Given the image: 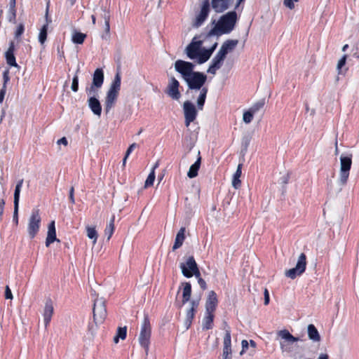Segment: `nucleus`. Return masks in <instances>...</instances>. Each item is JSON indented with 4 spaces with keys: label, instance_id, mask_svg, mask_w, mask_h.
Segmentation results:
<instances>
[{
    "label": "nucleus",
    "instance_id": "27",
    "mask_svg": "<svg viewBox=\"0 0 359 359\" xmlns=\"http://www.w3.org/2000/svg\"><path fill=\"white\" fill-rule=\"evenodd\" d=\"M224 60L215 55L212 60V62L208 69V72L211 74H215L217 70L221 68Z\"/></svg>",
    "mask_w": 359,
    "mask_h": 359
},
{
    "label": "nucleus",
    "instance_id": "45",
    "mask_svg": "<svg viewBox=\"0 0 359 359\" xmlns=\"http://www.w3.org/2000/svg\"><path fill=\"white\" fill-rule=\"evenodd\" d=\"M104 23H105V31L107 32H109V29H110V25H109L110 15L108 13L104 14Z\"/></svg>",
    "mask_w": 359,
    "mask_h": 359
},
{
    "label": "nucleus",
    "instance_id": "51",
    "mask_svg": "<svg viewBox=\"0 0 359 359\" xmlns=\"http://www.w3.org/2000/svg\"><path fill=\"white\" fill-rule=\"evenodd\" d=\"M3 79H4V85H3V86H6L7 83L10 80L8 70H6V71H4L3 72Z\"/></svg>",
    "mask_w": 359,
    "mask_h": 359
},
{
    "label": "nucleus",
    "instance_id": "57",
    "mask_svg": "<svg viewBox=\"0 0 359 359\" xmlns=\"http://www.w3.org/2000/svg\"><path fill=\"white\" fill-rule=\"evenodd\" d=\"M9 13H10L9 21H11V22L14 21L16 18V8H13V10L9 9Z\"/></svg>",
    "mask_w": 359,
    "mask_h": 359
},
{
    "label": "nucleus",
    "instance_id": "15",
    "mask_svg": "<svg viewBox=\"0 0 359 359\" xmlns=\"http://www.w3.org/2000/svg\"><path fill=\"white\" fill-rule=\"evenodd\" d=\"M180 83L174 77H171L166 89V93L173 100H179L181 97V93L179 90Z\"/></svg>",
    "mask_w": 359,
    "mask_h": 359
},
{
    "label": "nucleus",
    "instance_id": "21",
    "mask_svg": "<svg viewBox=\"0 0 359 359\" xmlns=\"http://www.w3.org/2000/svg\"><path fill=\"white\" fill-rule=\"evenodd\" d=\"M54 309L53 305V302L50 299H48L46 300L44 310H43V321L45 324V327H47L51 320L52 316L53 315Z\"/></svg>",
    "mask_w": 359,
    "mask_h": 359
},
{
    "label": "nucleus",
    "instance_id": "50",
    "mask_svg": "<svg viewBox=\"0 0 359 359\" xmlns=\"http://www.w3.org/2000/svg\"><path fill=\"white\" fill-rule=\"evenodd\" d=\"M241 345H242V350H241L240 354L243 355L246 351V350L248 348L249 343L247 340L243 339L241 341Z\"/></svg>",
    "mask_w": 359,
    "mask_h": 359
},
{
    "label": "nucleus",
    "instance_id": "25",
    "mask_svg": "<svg viewBox=\"0 0 359 359\" xmlns=\"http://www.w3.org/2000/svg\"><path fill=\"white\" fill-rule=\"evenodd\" d=\"M185 227H181L179 231L177 232L175 237L174 245L172 246L173 251L180 248L182 245L185 240Z\"/></svg>",
    "mask_w": 359,
    "mask_h": 359
},
{
    "label": "nucleus",
    "instance_id": "32",
    "mask_svg": "<svg viewBox=\"0 0 359 359\" xmlns=\"http://www.w3.org/2000/svg\"><path fill=\"white\" fill-rule=\"evenodd\" d=\"M48 25H43L41 28L39 29V33L38 36L39 42L43 45L47 39L48 36Z\"/></svg>",
    "mask_w": 359,
    "mask_h": 359
},
{
    "label": "nucleus",
    "instance_id": "4",
    "mask_svg": "<svg viewBox=\"0 0 359 359\" xmlns=\"http://www.w3.org/2000/svg\"><path fill=\"white\" fill-rule=\"evenodd\" d=\"M151 335V326L150 323V320L147 315H145L143 319V322L141 326V330L139 337V342L142 346L146 352L148 351L149 344H150V338Z\"/></svg>",
    "mask_w": 359,
    "mask_h": 359
},
{
    "label": "nucleus",
    "instance_id": "42",
    "mask_svg": "<svg viewBox=\"0 0 359 359\" xmlns=\"http://www.w3.org/2000/svg\"><path fill=\"white\" fill-rule=\"evenodd\" d=\"M209 56L207 55V53H205V52L204 50L201 51L200 50V53H199V55L198 56V57L196 59H198V62L199 64H203L204 62H205L206 61H208L209 60Z\"/></svg>",
    "mask_w": 359,
    "mask_h": 359
},
{
    "label": "nucleus",
    "instance_id": "44",
    "mask_svg": "<svg viewBox=\"0 0 359 359\" xmlns=\"http://www.w3.org/2000/svg\"><path fill=\"white\" fill-rule=\"evenodd\" d=\"M298 1H299V0H284L283 4L287 8L292 10V9L294 8V2H298Z\"/></svg>",
    "mask_w": 359,
    "mask_h": 359
},
{
    "label": "nucleus",
    "instance_id": "14",
    "mask_svg": "<svg viewBox=\"0 0 359 359\" xmlns=\"http://www.w3.org/2000/svg\"><path fill=\"white\" fill-rule=\"evenodd\" d=\"M222 357L223 359H231L232 358L231 337L229 328L225 330L223 341Z\"/></svg>",
    "mask_w": 359,
    "mask_h": 359
},
{
    "label": "nucleus",
    "instance_id": "52",
    "mask_svg": "<svg viewBox=\"0 0 359 359\" xmlns=\"http://www.w3.org/2000/svg\"><path fill=\"white\" fill-rule=\"evenodd\" d=\"M5 203V200L1 198L0 200V221L1 220L2 216L4 215Z\"/></svg>",
    "mask_w": 359,
    "mask_h": 359
},
{
    "label": "nucleus",
    "instance_id": "63",
    "mask_svg": "<svg viewBox=\"0 0 359 359\" xmlns=\"http://www.w3.org/2000/svg\"><path fill=\"white\" fill-rule=\"evenodd\" d=\"M95 328L93 325L89 324L88 325V331L90 332L92 334L95 332Z\"/></svg>",
    "mask_w": 359,
    "mask_h": 359
},
{
    "label": "nucleus",
    "instance_id": "49",
    "mask_svg": "<svg viewBox=\"0 0 359 359\" xmlns=\"http://www.w3.org/2000/svg\"><path fill=\"white\" fill-rule=\"evenodd\" d=\"M217 43L215 42L212 47H210V48L208 49H204L203 50L205 52V53H207V55L209 56V57H210V56L212 55V53L214 52V50H215V48H217Z\"/></svg>",
    "mask_w": 359,
    "mask_h": 359
},
{
    "label": "nucleus",
    "instance_id": "56",
    "mask_svg": "<svg viewBox=\"0 0 359 359\" xmlns=\"http://www.w3.org/2000/svg\"><path fill=\"white\" fill-rule=\"evenodd\" d=\"M74 188L73 187H72L70 190H69V201H70L72 204H74L75 203V200H74Z\"/></svg>",
    "mask_w": 359,
    "mask_h": 359
},
{
    "label": "nucleus",
    "instance_id": "22",
    "mask_svg": "<svg viewBox=\"0 0 359 359\" xmlns=\"http://www.w3.org/2000/svg\"><path fill=\"white\" fill-rule=\"evenodd\" d=\"M198 302L193 300L191 302V308L187 311L186 314V320L185 323L187 325V328L190 327L192 323V321L194 318L195 313L196 312V309L198 306Z\"/></svg>",
    "mask_w": 359,
    "mask_h": 359
},
{
    "label": "nucleus",
    "instance_id": "39",
    "mask_svg": "<svg viewBox=\"0 0 359 359\" xmlns=\"http://www.w3.org/2000/svg\"><path fill=\"white\" fill-rule=\"evenodd\" d=\"M79 72V69H77L76 74L74 76V77L72 79L71 88L74 92H77L79 90V76H78Z\"/></svg>",
    "mask_w": 359,
    "mask_h": 359
},
{
    "label": "nucleus",
    "instance_id": "13",
    "mask_svg": "<svg viewBox=\"0 0 359 359\" xmlns=\"http://www.w3.org/2000/svg\"><path fill=\"white\" fill-rule=\"evenodd\" d=\"M278 335L281 337L282 339H284L283 341H280V348L283 351H289V344H292L294 342H296L299 340V338L294 337L287 330H282L278 332Z\"/></svg>",
    "mask_w": 359,
    "mask_h": 359
},
{
    "label": "nucleus",
    "instance_id": "48",
    "mask_svg": "<svg viewBox=\"0 0 359 359\" xmlns=\"http://www.w3.org/2000/svg\"><path fill=\"white\" fill-rule=\"evenodd\" d=\"M196 278H198V285H200L201 288L203 290H205L207 289V284H206V282L205 281L204 279H203L201 276L199 277H196Z\"/></svg>",
    "mask_w": 359,
    "mask_h": 359
},
{
    "label": "nucleus",
    "instance_id": "17",
    "mask_svg": "<svg viewBox=\"0 0 359 359\" xmlns=\"http://www.w3.org/2000/svg\"><path fill=\"white\" fill-rule=\"evenodd\" d=\"M23 180H20L15 186L14 191V212H13V220L15 221L16 224L18 222V208L20 201V194L21 188L22 187Z\"/></svg>",
    "mask_w": 359,
    "mask_h": 359
},
{
    "label": "nucleus",
    "instance_id": "38",
    "mask_svg": "<svg viewBox=\"0 0 359 359\" xmlns=\"http://www.w3.org/2000/svg\"><path fill=\"white\" fill-rule=\"evenodd\" d=\"M265 104L264 100H259L255 102L252 106L249 109L252 113L255 114L259 111L261 109L264 107Z\"/></svg>",
    "mask_w": 359,
    "mask_h": 359
},
{
    "label": "nucleus",
    "instance_id": "53",
    "mask_svg": "<svg viewBox=\"0 0 359 359\" xmlns=\"http://www.w3.org/2000/svg\"><path fill=\"white\" fill-rule=\"evenodd\" d=\"M5 298L8 299H13V294L10 287L7 285L5 289Z\"/></svg>",
    "mask_w": 359,
    "mask_h": 359
},
{
    "label": "nucleus",
    "instance_id": "16",
    "mask_svg": "<svg viewBox=\"0 0 359 359\" xmlns=\"http://www.w3.org/2000/svg\"><path fill=\"white\" fill-rule=\"evenodd\" d=\"M201 45V41H194L193 40L186 48L187 57L191 60L196 59L199 55Z\"/></svg>",
    "mask_w": 359,
    "mask_h": 359
},
{
    "label": "nucleus",
    "instance_id": "59",
    "mask_svg": "<svg viewBox=\"0 0 359 359\" xmlns=\"http://www.w3.org/2000/svg\"><path fill=\"white\" fill-rule=\"evenodd\" d=\"M269 303V293L266 288L264 290V304L267 305Z\"/></svg>",
    "mask_w": 359,
    "mask_h": 359
},
{
    "label": "nucleus",
    "instance_id": "19",
    "mask_svg": "<svg viewBox=\"0 0 359 359\" xmlns=\"http://www.w3.org/2000/svg\"><path fill=\"white\" fill-rule=\"evenodd\" d=\"M15 47V42L13 41H10L8 48L6 51L4 56L8 65L10 67H19L14 54Z\"/></svg>",
    "mask_w": 359,
    "mask_h": 359
},
{
    "label": "nucleus",
    "instance_id": "61",
    "mask_svg": "<svg viewBox=\"0 0 359 359\" xmlns=\"http://www.w3.org/2000/svg\"><path fill=\"white\" fill-rule=\"evenodd\" d=\"M15 0H10V10H13V8H15Z\"/></svg>",
    "mask_w": 359,
    "mask_h": 359
},
{
    "label": "nucleus",
    "instance_id": "36",
    "mask_svg": "<svg viewBox=\"0 0 359 359\" xmlns=\"http://www.w3.org/2000/svg\"><path fill=\"white\" fill-rule=\"evenodd\" d=\"M114 220L115 217L113 216L110 219L109 224L106 226L104 229V234L107 236V239L109 240L114 231Z\"/></svg>",
    "mask_w": 359,
    "mask_h": 359
},
{
    "label": "nucleus",
    "instance_id": "28",
    "mask_svg": "<svg viewBox=\"0 0 359 359\" xmlns=\"http://www.w3.org/2000/svg\"><path fill=\"white\" fill-rule=\"evenodd\" d=\"M308 336L313 341L318 342L320 341V335L314 325H308Z\"/></svg>",
    "mask_w": 359,
    "mask_h": 359
},
{
    "label": "nucleus",
    "instance_id": "55",
    "mask_svg": "<svg viewBox=\"0 0 359 359\" xmlns=\"http://www.w3.org/2000/svg\"><path fill=\"white\" fill-rule=\"evenodd\" d=\"M137 147V144L136 143H133L132 144H130L129 146V147L128 148L126 152V157H128L129 155L131 154V152L133 151V149L135 148H136Z\"/></svg>",
    "mask_w": 359,
    "mask_h": 359
},
{
    "label": "nucleus",
    "instance_id": "7",
    "mask_svg": "<svg viewBox=\"0 0 359 359\" xmlns=\"http://www.w3.org/2000/svg\"><path fill=\"white\" fill-rule=\"evenodd\" d=\"M245 0H212V8L216 13H222L233 6L234 9H238Z\"/></svg>",
    "mask_w": 359,
    "mask_h": 359
},
{
    "label": "nucleus",
    "instance_id": "37",
    "mask_svg": "<svg viewBox=\"0 0 359 359\" xmlns=\"http://www.w3.org/2000/svg\"><path fill=\"white\" fill-rule=\"evenodd\" d=\"M86 232L87 236L93 240V243L95 244L97 242L98 234L95 227L92 226H86Z\"/></svg>",
    "mask_w": 359,
    "mask_h": 359
},
{
    "label": "nucleus",
    "instance_id": "46",
    "mask_svg": "<svg viewBox=\"0 0 359 359\" xmlns=\"http://www.w3.org/2000/svg\"><path fill=\"white\" fill-rule=\"evenodd\" d=\"M46 23L44 25H49L52 22L51 18L49 15V2L47 4L46 13H45Z\"/></svg>",
    "mask_w": 359,
    "mask_h": 359
},
{
    "label": "nucleus",
    "instance_id": "23",
    "mask_svg": "<svg viewBox=\"0 0 359 359\" xmlns=\"http://www.w3.org/2000/svg\"><path fill=\"white\" fill-rule=\"evenodd\" d=\"M55 241H59V240H57L56 238L55 221H52L50 222L48 226V233L46 240V246L48 247L51 243H53Z\"/></svg>",
    "mask_w": 359,
    "mask_h": 359
},
{
    "label": "nucleus",
    "instance_id": "10",
    "mask_svg": "<svg viewBox=\"0 0 359 359\" xmlns=\"http://www.w3.org/2000/svg\"><path fill=\"white\" fill-rule=\"evenodd\" d=\"M104 82V72L102 69L97 68L94 72L93 76V82L90 87L86 88L88 95H95L97 89L100 88Z\"/></svg>",
    "mask_w": 359,
    "mask_h": 359
},
{
    "label": "nucleus",
    "instance_id": "11",
    "mask_svg": "<svg viewBox=\"0 0 359 359\" xmlns=\"http://www.w3.org/2000/svg\"><path fill=\"white\" fill-rule=\"evenodd\" d=\"M306 256L302 253L299 258L296 266L285 271V276L291 279H294L297 276L302 275L306 270Z\"/></svg>",
    "mask_w": 359,
    "mask_h": 359
},
{
    "label": "nucleus",
    "instance_id": "20",
    "mask_svg": "<svg viewBox=\"0 0 359 359\" xmlns=\"http://www.w3.org/2000/svg\"><path fill=\"white\" fill-rule=\"evenodd\" d=\"M210 1L204 0L202 4L201 9L196 16V25L200 26L206 20L210 12Z\"/></svg>",
    "mask_w": 359,
    "mask_h": 359
},
{
    "label": "nucleus",
    "instance_id": "8",
    "mask_svg": "<svg viewBox=\"0 0 359 359\" xmlns=\"http://www.w3.org/2000/svg\"><path fill=\"white\" fill-rule=\"evenodd\" d=\"M352 165V154L341 156L340 157V173L339 182L341 184L345 185L349 177L350 170Z\"/></svg>",
    "mask_w": 359,
    "mask_h": 359
},
{
    "label": "nucleus",
    "instance_id": "62",
    "mask_svg": "<svg viewBox=\"0 0 359 359\" xmlns=\"http://www.w3.org/2000/svg\"><path fill=\"white\" fill-rule=\"evenodd\" d=\"M318 359H329V356L326 353H322L320 355Z\"/></svg>",
    "mask_w": 359,
    "mask_h": 359
},
{
    "label": "nucleus",
    "instance_id": "31",
    "mask_svg": "<svg viewBox=\"0 0 359 359\" xmlns=\"http://www.w3.org/2000/svg\"><path fill=\"white\" fill-rule=\"evenodd\" d=\"M238 43V40L237 39H228L223 43L222 48L229 53L234 50Z\"/></svg>",
    "mask_w": 359,
    "mask_h": 359
},
{
    "label": "nucleus",
    "instance_id": "5",
    "mask_svg": "<svg viewBox=\"0 0 359 359\" xmlns=\"http://www.w3.org/2000/svg\"><path fill=\"white\" fill-rule=\"evenodd\" d=\"M41 223L40 210L38 208L32 210L28 220L27 232L31 239H33L38 234Z\"/></svg>",
    "mask_w": 359,
    "mask_h": 359
},
{
    "label": "nucleus",
    "instance_id": "58",
    "mask_svg": "<svg viewBox=\"0 0 359 359\" xmlns=\"http://www.w3.org/2000/svg\"><path fill=\"white\" fill-rule=\"evenodd\" d=\"M6 93V86H3L0 90V103H1L4 99Z\"/></svg>",
    "mask_w": 359,
    "mask_h": 359
},
{
    "label": "nucleus",
    "instance_id": "41",
    "mask_svg": "<svg viewBox=\"0 0 359 359\" xmlns=\"http://www.w3.org/2000/svg\"><path fill=\"white\" fill-rule=\"evenodd\" d=\"M154 180H155V172H154V170H153L149 174V175L145 181L144 187H149L152 186L154 184Z\"/></svg>",
    "mask_w": 359,
    "mask_h": 359
},
{
    "label": "nucleus",
    "instance_id": "54",
    "mask_svg": "<svg viewBox=\"0 0 359 359\" xmlns=\"http://www.w3.org/2000/svg\"><path fill=\"white\" fill-rule=\"evenodd\" d=\"M346 55H344L338 62L337 68L340 69L346 63Z\"/></svg>",
    "mask_w": 359,
    "mask_h": 359
},
{
    "label": "nucleus",
    "instance_id": "60",
    "mask_svg": "<svg viewBox=\"0 0 359 359\" xmlns=\"http://www.w3.org/2000/svg\"><path fill=\"white\" fill-rule=\"evenodd\" d=\"M58 144H64L65 146H67L68 144L67 140L65 137H63L57 140V142Z\"/></svg>",
    "mask_w": 359,
    "mask_h": 359
},
{
    "label": "nucleus",
    "instance_id": "26",
    "mask_svg": "<svg viewBox=\"0 0 359 359\" xmlns=\"http://www.w3.org/2000/svg\"><path fill=\"white\" fill-rule=\"evenodd\" d=\"M201 157L200 156V152H198V157L196 162L191 165L189 170L187 172V176L189 178H194L198 175V170L201 167Z\"/></svg>",
    "mask_w": 359,
    "mask_h": 359
},
{
    "label": "nucleus",
    "instance_id": "43",
    "mask_svg": "<svg viewBox=\"0 0 359 359\" xmlns=\"http://www.w3.org/2000/svg\"><path fill=\"white\" fill-rule=\"evenodd\" d=\"M25 32V26L23 24L20 23L18 25L16 30L15 32V38L19 39L21 37L22 34Z\"/></svg>",
    "mask_w": 359,
    "mask_h": 359
},
{
    "label": "nucleus",
    "instance_id": "6",
    "mask_svg": "<svg viewBox=\"0 0 359 359\" xmlns=\"http://www.w3.org/2000/svg\"><path fill=\"white\" fill-rule=\"evenodd\" d=\"M180 268L182 274L186 278H191L193 276L199 277L201 275L200 270L194 256L189 257L185 263H181Z\"/></svg>",
    "mask_w": 359,
    "mask_h": 359
},
{
    "label": "nucleus",
    "instance_id": "3",
    "mask_svg": "<svg viewBox=\"0 0 359 359\" xmlns=\"http://www.w3.org/2000/svg\"><path fill=\"white\" fill-rule=\"evenodd\" d=\"M121 76L120 72H118L107 93L104 101V109L106 113H108L115 105L121 90Z\"/></svg>",
    "mask_w": 359,
    "mask_h": 359
},
{
    "label": "nucleus",
    "instance_id": "12",
    "mask_svg": "<svg viewBox=\"0 0 359 359\" xmlns=\"http://www.w3.org/2000/svg\"><path fill=\"white\" fill-rule=\"evenodd\" d=\"M185 126L188 127L197 116L198 112L195 105L190 101H185L183 104Z\"/></svg>",
    "mask_w": 359,
    "mask_h": 359
},
{
    "label": "nucleus",
    "instance_id": "35",
    "mask_svg": "<svg viewBox=\"0 0 359 359\" xmlns=\"http://www.w3.org/2000/svg\"><path fill=\"white\" fill-rule=\"evenodd\" d=\"M86 36V34L80 32H75L72 35V41L74 43L82 44L83 43Z\"/></svg>",
    "mask_w": 359,
    "mask_h": 359
},
{
    "label": "nucleus",
    "instance_id": "64",
    "mask_svg": "<svg viewBox=\"0 0 359 359\" xmlns=\"http://www.w3.org/2000/svg\"><path fill=\"white\" fill-rule=\"evenodd\" d=\"M250 344L251 345V346H252V347H254V348H255V347H256V343H255V341H253V340H250Z\"/></svg>",
    "mask_w": 359,
    "mask_h": 359
},
{
    "label": "nucleus",
    "instance_id": "34",
    "mask_svg": "<svg viewBox=\"0 0 359 359\" xmlns=\"http://www.w3.org/2000/svg\"><path fill=\"white\" fill-rule=\"evenodd\" d=\"M127 336V327H119L117 330V332L116 336L114 337V341L117 344L119 341V339H125Z\"/></svg>",
    "mask_w": 359,
    "mask_h": 359
},
{
    "label": "nucleus",
    "instance_id": "33",
    "mask_svg": "<svg viewBox=\"0 0 359 359\" xmlns=\"http://www.w3.org/2000/svg\"><path fill=\"white\" fill-rule=\"evenodd\" d=\"M241 168H242V164H239L238 165L237 170L236 172L233 175V179L232 182L233 187L235 189H238L240 187L241 182L239 180L241 175Z\"/></svg>",
    "mask_w": 359,
    "mask_h": 359
},
{
    "label": "nucleus",
    "instance_id": "30",
    "mask_svg": "<svg viewBox=\"0 0 359 359\" xmlns=\"http://www.w3.org/2000/svg\"><path fill=\"white\" fill-rule=\"evenodd\" d=\"M191 295V285L190 283H184L182 292V304H184L190 300Z\"/></svg>",
    "mask_w": 359,
    "mask_h": 359
},
{
    "label": "nucleus",
    "instance_id": "40",
    "mask_svg": "<svg viewBox=\"0 0 359 359\" xmlns=\"http://www.w3.org/2000/svg\"><path fill=\"white\" fill-rule=\"evenodd\" d=\"M254 113H252L250 109L245 111L243 113V120L245 123H250L253 119Z\"/></svg>",
    "mask_w": 359,
    "mask_h": 359
},
{
    "label": "nucleus",
    "instance_id": "18",
    "mask_svg": "<svg viewBox=\"0 0 359 359\" xmlns=\"http://www.w3.org/2000/svg\"><path fill=\"white\" fill-rule=\"evenodd\" d=\"M217 304L218 299L216 292L213 290L210 291L205 302V312L215 313Z\"/></svg>",
    "mask_w": 359,
    "mask_h": 359
},
{
    "label": "nucleus",
    "instance_id": "24",
    "mask_svg": "<svg viewBox=\"0 0 359 359\" xmlns=\"http://www.w3.org/2000/svg\"><path fill=\"white\" fill-rule=\"evenodd\" d=\"M88 99V106L91 111L97 116H100L102 113V107L100 101L95 97V95H90Z\"/></svg>",
    "mask_w": 359,
    "mask_h": 359
},
{
    "label": "nucleus",
    "instance_id": "9",
    "mask_svg": "<svg viewBox=\"0 0 359 359\" xmlns=\"http://www.w3.org/2000/svg\"><path fill=\"white\" fill-rule=\"evenodd\" d=\"M93 320L97 327V325L102 324L107 315L106 305L102 299H95L93 309Z\"/></svg>",
    "mask_w": 359,
    "mask_h": 359
},
{
    "label": "nucleus",
    "instance_id": "47",
    "mask_svg": "<svg viewBox=\"0 0 359 359\" xmlns=\"http://www.w3.org/2000/svg\"><path fill=\"white\" fill-rule=\"evenodd\" d=\"M227 54L228 53L223 48L221 47L219 50L216 54V55L218 57L221 58L222 60H224Z\"/></svg>",
    "mask_w": 359,
    "mask_h": 359
},
{
    "label": "nucleus",
    "instance_id": "29",
    "mask_svg": "<svg viewBox=\"0 0 359 359\" xmlns=\"http://www.w3.org/2000/svg\"><path fill=\"white\" fill-rule=\"evenodd\" d=\"M215 318V313H206L205 316L203 318V330H210L213 327V320Z\"/></svg>",
    "mask_w": 359,
    "mask_h": 359
},
{
    "label": "nucleus",
    "instance_id": "1",
    "mask_svg": "<svg viewBox=\"0 0 359 359\" xmlns=\"http://www.w3.org/2000/svg\"><path fill=\"white\" fill-rule=\"evenodd\" d=\"M194 65L190 62L177 60L175 62V71L180 73L191 90H200L197 99V106L199 110L203 109L208 89L203 87L207 80V76L200 72H194Z\"/></svg>",
    "mask_w": 359,
    "mask_h": 359
},
{
    "label": "nucleus",
    "instance_id": "2",
    "mask_svg": "<svg viewBox=\"0 0 359 359\" xmlns=\"http://www.w3.org/2000/svg\"><path fill=\"white\" fill-rule=\"evenodd\" d=\"M237 20L235 11L228 12L219 18L217 24L210 31L209 35L219 36L230 33L234 29Z\"/></svg>",
    "mask_w": 359,
    "mask_h": 359
}]
</instances>
